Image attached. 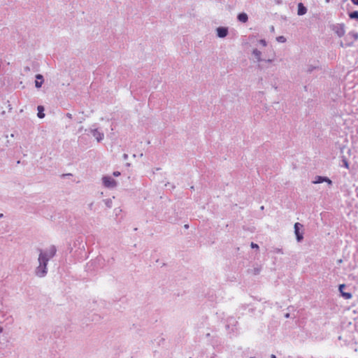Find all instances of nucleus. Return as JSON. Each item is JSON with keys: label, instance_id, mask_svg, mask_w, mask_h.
<instances>
[{"label": "nucleus", "instance_id": "obj_15", "mask_svg": "<svg viewBox=\"0 0 358 358\" xmlns=\"http://www.w3.org/2000/svg\"><path fill=\"white\" fill-rule=\"evenodd\" d=\"M344 287H345V285H341L339 286V290H340V292H341V294H342V292H343V288H344Z\"/></svg>", "mask_w": 358, "mask_h": 358}, {"label": "nucleus", "instance_id": "obj_19", "mask_svg": "<svg viewBox=\"0 0 358 358\" xmlns=\"http://www.w3.org/2000/svg\"><path fill=\"white\" fill-rule=\"evenodd\" d=\"M351 1L355 4V5H357L358 6V0H351Z\"/></svg>", "mask_w": 358, "mask_h": 358}, {"label": "nucleus", "instance_id": "obj_6", "mask_svg": "<svg viewBox=\"0 0 358 358\" xmlns=\"http://www.w3.org/2000/svg\"><path fill=\"white\" fill-rule=\"evenodd\" d=\"M217 31L219 37H224L227 34V29L223 27H219Z\"/></svg>", "mask_w": 358, "mask_h": 358}, {"label": "nucleus", "instance_id": "obj_17", "mask_svg": "<svg viewBox=\"0 0 358 358\" xmlns=\"http://www.w3.org/2000/svg\"><path fill=\"white\" fill-rule=\"evenodd\" d=\"M324 182H327L329 184H331V180L327 178H324Z\"/></svg>", "mask_w": 358, "mask_h": 358}, {"label": "nucleus", "instance_id": "obj_7", "mask_svg": "<svg viewBox=\"0 0 358 358\" xmlns=\"http://www.w3.org/2000/svg\"><path fill=\"white\" fill-rule=\"evenodd\" d=\"M238 19L240 22H246L248 21V17L246 13H242L238 15Z\"/></svg>", "mask_w": 358, "mask_h": 358}, {"label": "nucleus", "instance_id": "obj_20", "mask_svg": "<svg viewBox=\"0 0 358 358\" xmlns=\"http://www.w3.org/2000/svg\"><path fill=\"white\" fill-rule=\"evenodd\" d=\"M261 43H262L264 45H266V41H265L262 40V41H261Z\"/></svg>", "mask_w": 358, "mask_h": 358}, {"label": "nucleus", "instance_id": "obj_9", "mask_svg": "<svg viewBox=\"0 0 358 358\" xmlns=\"http://www.w3.org/2000/svg\"><path fill=\"white\" fill-rule=\"evenodd\" d=\"M94 136L96 138L98 141H100L103 138V134L99 133L98 131L95 130L94 131Z\"/></svg>", "mask_w": 358, "mask_h": 358}, {"label": "nucleus", "instance_id": "obj_8", "mask_svg": "<svg viewBox=\"0 0 358 358\" xmlns=\"http://www.w3.org/2000/svg\"><path fill=\"white\" fill-rule=\"evenodd\" d=\"M44 108L42 106H38V117L39 118H43L45 116V114L43 113Z\"/></svg>", "mask_w": 358, "mask_h": 358}, {"label": "nucleus", "instance_id": "obj_2", "mask_svg": "<svg viewBox=\"0 0 358 358\" xmlns=\"http://www.w3.org/2000/svg\"><path fill=\"white\" fill-rule=\"evenodd\" d=\"M102 180L104 186L106 187H114L116 185L115 180L110 176H104Z\"/></svg>", "mask_w": 358, "mask_h": 358}, {"label": "nucleus", "instance_id": "obj_1", "mask_svg": "<svg viewBox=\"0 0 358 358\" xmlns=\"http://www.w3.org/2000/svg\"><path fill=\"white\" fill-rule=\"evenodd\" d=\"M55 248H51L50 251L46 253L41 252L39 255L38 261L40 263V265L37 267L36 273V275L39 277L44 276L45 273H47V263L50 258L52 257L55 254Z\"/></svg>", "mask_w": 358, "mask_h": 358}, {"label": "nucleus", "instance_id": "obj_16", "mask_svg": "<svg viewBox=\"0 0 358 358\" xmlns=\"http://www.w3.org/2000/svg\"><path fill=\"white\" fill-rule=\"evenodd\" d=\"M344 166L346 169H349V165L346 160L344 161Z\"/></svg>", "mask_w": 358, "mask_h": 358}, {"label": "nucleus", "instance_id": "obj_13", "mask_svg": "<svg viewBox=\"0 0 358 358\" xmlns=\"http://www.w3.org/2000/svg\"><path fill=\"white\" fill-rule=\"evenodd\" d=\"M337 33H338L339 36H343L344 35L345 31H344L343 28H342L341 29V31H338Z\"/></svg>", "mask_w": 358, "mask_h": 358}, {"label": "nucleus", "instance_id": "obj_3", "mask_svg": "<svg viewBox=\"0 0 358 358\" xmlns=\"http://www.w3.org/2000/svg\"><path fill=\"white\" fill-rule=\"evenodd\" d=\"M302 227L303 225L299 222L294 224V233L298 241H301L303 238V234L300 232V229Z\"/></svg>", "mask_w": 358, "mask_h": 358}, {"label": "nucleus", "instance_id": "obj_23", "mask_svg": "<svg viewBox=\"0 0 358 358\" xmlns=\"http://www.w3.org/2000/svg\"><path fill=\"white\" fill-rule=\"evenodd\" d=\"M1 331H2V329H0V332H1Z\"/></svg>", "mask_w": 358, "mask_h": 358}, {"label": "nucleus", "instance_id": "obj_18", "mask_svg": "<svg viewBox=\"0 0 358 358\" xmlns=\"http://www.w3.org/2000/svg\"><path fill=\"white\" fill-rule=\"evenodd\" d=\"M113 175H114L115 176H119L120 175V173L119 171H115V172L113 173Z\"/></svg>", "mask_w": 358, "mask_h": 358}, {"label": "nucleus", "instance_id": "obj_12", "mask_svg": "<svg viewBox=\"0 0 358 358\" xmlns=\"http://www.w3.org/2000/svg\"><path fill=\"white\" fill-rule=\"evenodd\" d=\"M322 182H324V178L322 176H317V180L315 181V183H321Z\"/></svg>", "mask_w": 358, "mask_h": 358}, {"label": "nucleus", "instance_id": "obj_24", "mask_svg": "<svg viewBox=\"0 0 358 358\" xmlns=\"http://www.w3.org/2000/svg\"><path fill=\"white\" fill-rule=\"evenodd\" d=\"M251 358H252V357H251Z\"/></svg>", "mask_w": 358, "mask_h": 358}, {"label": "nucleus", "instance_id": "obj_5", "mask_svg": "<svg viewBox=\"0 0 358 358\" xmlns=\"http://www.w3.org/2000/svg\"><path fill=\"white\" fill-rule=\"evenodd\" d=\"M307 11L306 8L303 5L302 3H299L298 4V15H304Z\"/></svg>", "mask_w": 358, "mask_h": 358}, {"label": "nucleus", "instance_id": "obj_11", "mask_svg": "<svg viewBox=\"0 0 358 358\" xmlns=\"http://www.w3.org/2000/svg\"><path fill=\"white\" fill-rule=\"evenodd\" d=\"M341 295L345 299H350L352 297V295L351 293L349 292H342Z\"/></svg>", "mask_w": 358, "mask_h": 358}, {"label": "nucleus", "instance_id": "obj_14", "mask_svg": "<svg viewBox=\"0 0 358 358\" xmlns=\"http://www.w3.org/2000/svg\"><path fill=\"white\" fill-rule=\"evenodd\" d=\"M251 247H252V248H256V249H258V248H259L258 245H257V244H256V243H251Z\"/></svg>", "mask_w": 358, "mask_h": 358}, {"label": "nucleus", "instance_id": "obj_10", "mask_svg": "<svg viewBox=\"0 0 358 358\" xmlns=\"http://www.w3.org/2000/svg\"><path fill=\"white\" fill-rule=\"evenodd\" d=\"M349 17L351 19H356L358 20V11H353L349 13Z\"/></svg>", "mask_w": 358, "mask_h": 358}, {"label": "nucleus", "instance_id": "obj_22", "mask_svg": "<svg viewBox=\"0 0 358 358\" xmlns=\"http://www.w3.org/2000/svg\"><path fill=\"white\" fill-rule=\"evenodd\" d=\"M271 358H276V357H275V355H271Z\"/></svg>", "mask_w": 358, "mask_h": 358}, {"label": "nucleus", "instance_id": "obj_21", "mask_svg": "<svg viewBox=\"0 0 358 358\" xmlns=\"http://www.w3.org/2000/svg\"><path fill=\"white\" fill-rule=\"evenodd\" d=\"M282 39H283V37H282V36H281V37H280V38H279V40H280V41H284Z\"/></svg>", "mask_w": 358, "mask_h": 358}, {"label": "nucleus", "instance_id": "obj_4", "mask_svg": "<svg viewBox=\"0 0 358 358\" xmlns=\"http://www.w3.org/2000/svg\"><path fill=\"white\" fill-rule=\"evenodd\" d=\"M36 80L35 81V85L37 88H39L41 87L43 83V76L41 74H38L36 76Z\"/></svg>", "mask_w": 358, "mask_h": 358}]
</instances>
